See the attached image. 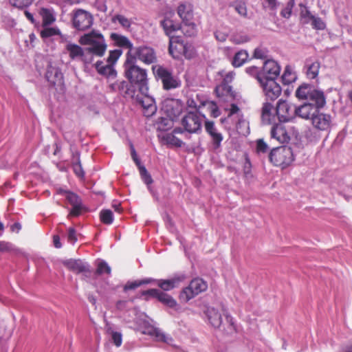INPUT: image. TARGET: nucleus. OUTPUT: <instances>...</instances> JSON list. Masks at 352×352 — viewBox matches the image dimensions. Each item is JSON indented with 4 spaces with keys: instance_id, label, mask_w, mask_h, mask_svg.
<instances>
[{
    "instance_id": "a18cd8bd",
    "label": "nucleus",
    "mask_w": 352,
    "mask_h": 352,
    "mask_svg": "<svg viewBox=\"0 0 352 352\" xmlns=\"http://www.w3.org/2000/svg\"><path fill=\"white\" fill-rule=\"evenodd\" d=\"M230 40L235 44H242L248 42L250 38L248 34L240 32L232 35Z\"/></svg>"
},
{
    "instance_id": "72a5a7b5",
    "label": "nucleus",
    "mask_w": 352,
    "mask_h": 352,
    "mask_svg": "<svg viewBox=\"0 0 352 352\" xmlns=\"http://www.w3.org/2000/svg\"><path fill=\"white\" fill-rule=\"evenodd\" d=\"M248 58L249 54L246 50H239L234 54L232 64L234 67H239L248 60Z\"/></svg>"
},
{
    "instance_id": "680f3d73",
    "label": "nucleus",
    "mask_w": 352,
    "mask_h": 352,
    "mask_svg": "<svg viewBox=\"0 0 352 352\" xmlns=\"http://www.w3.org/2000/svg\"><path fill=\"white\" fill-rule=\"evenodd\" d=\"M198 96H197V98ZM204 101H199L197 99L195 100L192 98H190L187 100L186 104L188 107L191 109H195L196 110H199L201 107H204L201 103Z\"/></svg>"
},
{
    "instance_id": "69168bd1",
    "label": "nucleus",
    "mask_w": 352,
    "mask_h": 352,
    "mask_svg": "<svg viewBox=\"0 0 352 352\" xmlns=\"http://www.w3.org/2000/svg\"><path fill=\"white\" fill-rule=\"evenodd\" d=\"M67 240L72 244H74L77 241L76 232L74 228H69L67 234Z\"/></svg>"
},
{
    "instance_id": "c9c22d12",
    "label": "nucleus",
    "mask_w": 352,
    "mask_h": 352,
    "mask_svg": "<svg viewBox=\"0 0 352 352\" xmlns=\"http://www.w3.org/2000/svg\"><path fill=\"white\" fill-rule=\"evenodd\" d=\"M72 167L74 173L78 177L82 179L85 177V172L82 169L80 160V154L76 153L73 154V161H72Z\"/></svg>"
},
{
    "instance_id": "e2e57ef3",
    "label": "nucleus",
    "mask_w": 352,
    "mask_h": 352,
    "mask_svg": "<svg viewBox=\"0 0 352 352\" xmlns=\"http://www.w3.org/2000/svg\"><path fill=\"white\" fill-rule=\"evenodd\" d=\"M245 72L249 75L254 76L256 78L259 82V75L261 74V70L256 66L248 67L245 68Z\"/></svg>"
},
{
    "instance_id": "4d7b16f0",
    "label": "nucleus",
    "mask_w": 352,
    "mask_h": 352,
    "mask_svg": "<svg viewBox=\"0 0 352 352\" xmlns=\"http://www.w3.org/2000/svg\"><path fill=\"white\" fill-rule=\"evenodd\" d=\"M108 333L111 334V339L116 346H120L122 342V333L117 331H111V329H108Z\"/></svg>"
},
{
    "instance_id": "9b49d317",
    "label": "nucleus",
    "mask_w": 352,
    "mask_h": 352,
    "mask_svg": "<svg viewBox=\"0 0 352 352\" xmlns=\"http://www.w3.org/2000/svg\"><path fill=\"white\" fill-rule=\"evenodd\" d=\"M155 76L162 80L165 89H171L179 86V82L173 76L172 72L160 65H155L152 67Z\"/></svg>"
},
{
    "instance_id": "2f4dec72",
    "label": "nucleus",
    "mask_w": 352,
    "mask_h": 352,
    "mask_svg": "<svg viewBox=\"0 0 352 352\" xmlns=\"http://www.w3.org/2000/svg\"><path fill=\"white\" fill-rule=\"evenodd\" d=\"M320 64L318 60H307L305 63L306 74L308 78H316L319 72Z\"/></svg>"
},
{
    "instance_id": "9d476101",
    "label": "nucleus",
    "mask_w": 352,
    "mask_h": 352,
    "mask_svg": "<svg viewBox=\"0 0 352 352\" xmlns=\"http://www.w3.org/2000/svg\"><path fill=\"white\" fill-rule=\"evenodd\" d=\"M92 14L82 9H76L73 11L72 25L78 31H85L93 25Z\"/></svg>"
},
{
    "instance_id": "20e7f679",
    "label": "nucleus",
    "mask_w": 352,
    "mask_h": 352,
    "mask_svg": "<svg viewBox=\"0 0 352 352\" xmlns=\"http://www.w3.org/2000/svg\"><path fill=\"white\" fill-rule=\"evenodd\" d=\"M270 160L274 165L284 169L294 160L293 151L288 146H278L273 148L270 153Z\"/></svg>"
},
{
    "instance_id": "0e129e2a",
    "label": "nucleus",
    "mask_w": 352,
    "mask_h": 352,
    "mask_svg": "<svg viewBox=\"0 0 352 352\" xmlns=\"http://www.w3.org/2000/svg\"><path fill=\"white\" fill-rule=\"evenodd\" d=\"M14 250V246L10 242L0 241V252H10Z\"/></svg>"
},
{
    "instance_id": "7ed1b4c3",
    "label": "nucleus",
    "mask_w": 352,
    "mask_h": 352,
    "mask_svg": "<svg viewBox=\"0 0 352 352\" xmlns=\"http://www.w3.org/2000/svg\"><path fill=\"white\" fill-rule=\"evenodd\" d=\"M204 314L207 318L209 324L214 328H220L222 325V314L226 318L227 327H223V330L227 331L228 333H232L236 331V326L233 318L228 314L224 309H221V311L213 307H208Z\"/></svg>"
},
{
    "instance_id": "2eb2a0df",
    "label": "nucleus",
    "mask_w": 352,
    "mask_h": 352,
    "mask_svg": "<svg viewBox=\"0 0 352 352\" xmlns=\"http://www.w3.org/2000/svg\"><path fill=\"white\" fill-rule=\"evenodd\" d=\"M276 113L280 122H289L296 115V107L285 100H280L277 103Z\"/></svg>"
},
{
    "instance_id": "37998d69",
    "label": "nucleus",
    "mask_w": 352,
    "mask_h": 352,
    "mask_svg": "<svg viewBox=\"0 0 352 352\" xmlns=\"http://www.w3.org/2000/svg\"><path fill=\"white\" fill-rule=\"evenodd\" d=\"M232 6L234 10L242 17H248V10L246 5L242 1H235L232 3Z\"/></svg>"
},
{
    "instance_id": "3c124183",
    "label": "nucleus",
    "mask_w": 352,
    "mask_h": 352,
    "mask_svg": "<svg viewBox=\"0 0 352 352\" xmlns=\"http://www.w3.org/2000/svg\"><path fill=\"white\" fill-rule=\"evenodd\" d=\"M229 34V30L228 28H219L214 32L216 39L220 42H224Z\"/></svg>"
},
{
    "instance_id": "393cba45",
    "label": "nucleus",
    "mask_w": 352,
    "mask_h": 352,
    "mask_svg": "<svg viewBox=\"0 0 352 352\" xmlns=\"http://www.w3.org/2000/svg\"><path fill=\"white\" fill-rule=\"evenodd\" d=\"M144 294H148L157 298L160 302L169 307H174L177 305L176 301L170 295L157 289H148Z\"/></svg>"
},
{
    "instance_id": "473e14b6",
    "label": "nucleus",
    "mask_w": 352,
    "mask_h": 352,
    "mask_svg": "<svg viewBox=\"0 0 352 352\" xmlns=\"http://www.w3.org/2000/svg\"><path fill=\"white\" fill-rule=\"evenodd\" d=\"M139 170L141 179L147 185L148 190L152 194L154 198L158 199L157 195L155 193V192L153 190L152 187L151 186V184L153 183V179L151 175L148 173V172L147 171L144 166H140Z\"/></svg>"
},
{
    "instance_id": "a878e982",
    "label": "nucleus",
    "mask_w": 352,
    "mask_h": 352,
    "mask_svg": "<svg viewBox=\"0 0 352 352\" xmlns=\"http://www.w3.org/2000/svg\"><path fill=\"white\" fill-rule=\"evenodd\" d=\"M45 76L47 81L53 86L60 87L63 85V75L58 68L50 67Z\"/></svg>"
},
{
    "instance_id": "603ef678",
    "label": "nucleus",
    "mask_w": 352,
    "mask_h": 352,
    "mask_svg": "<svg viewBox=\"0 0 352 352\" xmlns=\"http://www.w3.org/2000/svg\"><path fill=\"white\" fill-rule=\"evenodd\" d=\"M151 282V279L147 278L142 280H135L133 282H128L125 286H124V290H130V289H134L137 288L138 287L143 285V284H148Z\"/></svg>"
},
{
    "instance_id": "58836bf2",
    "label": "nucleus",
    "mask_w": 352,
    "mask_h": 352,
    "mask_svg": "<svg viewBox=\"0 0 352 352\" xmlns=\"http://www.w3.org/2000/svg\"><path fill=\"white\" fill-rule=\"evenodd\" d=\"M235 128L238 133L240 135H247L250 133L248 123L243 118V117L236 119Z\"/></svg>"
},
{
    "instance_id": "864d4df0",
    "label": "nucleus",
    "mask_w": 352,
    "mask_h": 352,
    "mask_svg": "<svg viewBox=\"0 0 352 352\" xmlns=\"http://www.w3.org/2000/svg\"><path fill=\"white\" fill-rule=\"evenodd\" d=\"M41 34L42 37L47 38L54 35H59L60 34V32L57 28H50L44 26V28L41 31Z\"/></svg>"
},
{
    "instance_id": "cd10ccee",
    "label": "nucleus",
    "mask_w": 352,
    "mask_h": 352,
    "mask_svg": "<svg viewBox=\"0 0 352 352\" xmlns=\"http://www.w3.org/2000/svg\"><path fill=\"white\" fill-rule=\"evenodd\" d=\"M63 263L69 270L76 273L87 272L90 271L89 264L81 260L69 259L64 261Z\"/></svg>"
},
{
    "instance_id": "dca6fc26",
    "label": "nucleus",
    "mask_w": 352,
    "mask_h": 352,
    "mask_svg": "<svg viewBox=\"0 0 352 352\" xmlns=\"http://www.w3.org/2000/svg\"><path fill=\"white\" fill-rule=\"evenodd\" d=\"M57 193L65 196L67 201L72 206L68 216L78 217L81 214L82 210V201L76 193L62 188L58 189Z\"/></svg>"
},
{
    "instance_id": "6ab92c4d",
    "label": "nucleus",
    "mask_w": 352,
    "mask_h": 352,
    "mask_svg": "<svg viewBox=\"0 0 352 352\" xmlns=\"http://www.w3.org/2000/svg\"><path fill=\"white\" fill-rule=\"evenodd\" d=\"M261 87L266 98L270 100H276L281 94V87L276 82V80L268 79L259 81Z\"/></svg>"
},
{
    "instance_id": "8fccbe9b",
    "label": "nucleus",
    "mask_w": 352,
    "mask_h": 352,
    "mask_svg": "<svg viewBox=\"0 0 352 352\" xmlns=\"http://www.w3.org/2000/svg\"><path fill=\"white\" fill-rule=\"evenodd\" d=\"M175 119L161 118L157 123V128L160 131H166L172 127Z\"/></svg>"
},
{
    "instance_id": "39448f33",
    "label": "nucleus",
    "mask_w": 352,
    "mask_h": 352,
    "mask_svg": "<svg viewBox=\"0 0 352 352\" xmlns=\"http://www.w3.org/2000/svg\"><path fill=\"white\" fill-rule=\"evenodd\" d=\"M136 323L138 331L142 334L153 336L157 341H161L173 346V338L170 336L165 334L161 329L153 327L148 320L140 318L137 320Z\"/></svg>"
},
{
    "instance_id": "aec40b11",
    "label": "nucleus",
    "mask_w": 352,
    "mask_h": 352,
    "mask_svg": "<svg viewBox=\"0 0 352 352\" xmlns=\"http://www.w3.org/2000/svg\"><path fill=\"white\" fill-rule=\"evenodd\" d=\"M65 49L72 60L80 59L86 64L91 63L93 61V57L87 53L85 54L83 49L76 44L67 43Z\"/></svg>"
},
{
    "instance_id": "338daca9",
    "label": "nucleus",
    "mask_w": 352,
    "mask_h": 352,
    "mask_svg": "<svg viewBox=\"0 0 352 352\" xmlns=\"http://www.w3.org/2000/svg\"><path fill=\"white\" fill-rule=\"evenodd\" d=\"M186 7L184 4H180L177 8V13L181 19H187L188 17V12L186 11Z\"/></svg>"
},
{
    "instance_id": "49530a36",
    "label": "nucleus",
    "mask_w": 352,
    "mask_h": 352,
    "mask_svg": "<svg viewBox=\"0 0 352 352\" xmlns=\"http://www.w3.org/2000/svg\"><path fill=\"white\" fill-rule=\"evenodd\" d=\"M101 221L107 225H110L113 221V214L110 210H102L100 214Z\"/></svg>"
},
{
    "instance_id": "c85d7f7f",
    "label": "nucleus",
    "mask_w": 352,
    "mask_h": 352,
    "mask_svg": "<svg viewBox=\"0 0 352 352\" xmlns=\"http://www.w3.org/2000/svg\"><path fill=\"white\" fill-rule=\"evenodd\" d=\"M145 92L144 96L140 100V102L142 104V107L144 109V114L146 116H152L157 110L155 100L153 97L146 94Z\"/></svg>"
},
{
    "instance_id": "4468645a",
    "label": "nucleus",
    "mask_w": 352,
    "mask_h": 352,
    "mask_svg": "<svg viewBox=\"0 0 352 352\" xmlns=\"http://www.w3.org/2000/svg\"><path fill=\"white\" fill-rule=\"evenodd\" d=\"M168 51L174 58H180L182 56L188 59L192 58V54H188V45L181 42L177 36L169 38Z\"/></svg>"
},
{
    "instance_id": "bb28decb",
    "label": "nucleus",
    "mask_w": 352,
    "mask_h": 352,
    "mask_svg": "<svg viewBox=\"0 0 352 352\" xmlns=\"http://www.w3.org/2000/svg\"><path fill=\"white\" fill-rule=\"evenodd\" d=\"M110 38L112 41H114L115 44L122 48H126L129 50V52L126 54L127 57H129L132 53V50L134 49L133 43L130 41V40L125 36L117 34V33H111Z\"/></svg>"
},
{
    "instance_id": "c03bdc74",
    "label": "nucleus",
    "mask_w": 352,
    "mask_h": 352,
    "mask_svg": "<svg viewBox=\"0 0 352 352\" xmlns=\"http://www.w3.org/2000/svg\"><path fill=\"white\" fill-rule=\"evenodd\" d=\"M268 54L267 48L260 45L254 49L252 56L256 59H265L268 56Z\"/></svg>"
},
{
    "instance_id": "4be33fe9",
    "label": "nucleus",
    "mask_w": 352,
    "mask_h": 352,
    "mask_svg": "<svg viewBox=\"0 0 352 352\" xmlns=\"http://www.w3.org/2000/svg\"><path fill=\"white\" fill-rule=\"evenodd\" d=\"M205 129L206 133L211 138L213 149H219L221 146V142L223 140V135L220 132H219L218 129L214 125V122L206 120Z\"/></svg>"
},
{
    "instance_id": "f03ea898",
    "label": "nucleus",
    "mask_w": 352,
    "mask_h": 352,
    "mask_svg": "<svg viewBox=\"0 0 352 352\" xmlns=\"http://www.w3.org/2000/svg\"><path fill=\"white\" fill-rule=\"evenodd\" d=\"M124 74L131 84L137 85L142 94L148 91L146 70L139 67L132 59L126 58L124 65Z\"/></svg>"
},
{
    "instance_id": "a211bd4d",
    "label": "nucleus",
    "mask_w": 352,
    "mask_h": 352,
    "mask_svg": "<svg viewBox=\"0 0 352 352\" xmlns=\"http://www.w3.org/2000/svg\"><path fill=\"white\" fill-rule=\"evenodd\" d=\"M291 139L287 126L283 123L274 124L270 130V142H276L279 144L288 143Z\"/></svg>"
},
{
    "instance_id": "7c9ffc66",
    "label": "nucleus",
    "mask_w": 352,
    "mask_h": 352,
    "mask_svg": "<svg viewBox=\"0 0 352 352\" xmlns=\"http://www.w3.org/2000/svg\"><path fill=\"white\" fill-rule=\"evenodd\" d=\"M161 25L162 26L166 34L170 38V36H175L173 34L180 29V25L178 23L173 21V20L166 18L161 21Z\"/></svg>"
},
{
    "instance_id": "09e8293b",
    "label": "nucleus",
    "mask_w": 352,
    "mask_h": 352,
    "mask_svg": "<svg viewBox=\"0 0 352 352\" xmlns=\"http://www.w3.org/2000/svg\"><path fill=\"white\" fill-rule=\"evenodd\" d=\"M203 106H207L208 108L210 110V115L214 118H217L220 116V111L216 104L215 102L212 101L204 100V102L201 103Z\"/></svg>"
},
{
    "instance_id": "052dcab7",
    "label": "nucleus",
    "mask_w": 352,
    "mask_h": 352,
    "mask_svg": "<svg viewBox=\"0 0 352 352\" xmlns=\"http://www.w3.org/2000/svg\"><path fill=\"white\" fill-rule=\"evenodd\" d=\"M121 54V51L118 50L110 51L107 62L113 65L120 56Z\"/></svg>"
},
{
    "instance_id": "0eeeda50",
    "label": "nucleus",
    "mask_w": 352,
    "mask_h": 352,
    "mask_svg": "<svg viewBox=\"0 0 352 352\" xmlns=\"http://www.w3.org/2000/svg\"><path fill=\"white\" fill-rule=\"evenodd\" d=\"M207 288L208 284L202 278H194L188 287L182 289L179 294V299L184 302H187L200 293L205 292Z\"/></svg>"
},
{
    "instance_id": "79ce46f5",
    "label": "nucleus",
    "mask_w": 352,
    "mask_h": 352,
    "mask_svg": "<svg viewBox=\"0 0 352 352\" xmlns=\"http://www.w3.org/2000/svg\"><path fill=\"white\" fill-rule=\"evenodd\" d=\"M111 269L108 263L103 260H98L97 261V269L96 273L101 275L102 274H111Z\"/></svg>"
},
{
    "instance_id": "13d9d810",
    "label": "nucleus",
    "mask_w": 352,
    "mask_h": 352,
    "mask_svg": "<svg viewBox=\"0 0 352 352\" xmlns=\"http://www.w3.org/2000/svg\"><path fill=\"white\" fill-rule=\"evenodd\" d=\"M294 0H289L285 7L282 10L280 13L281 15L285 18H289L292 14V9L294 6Z\"/></svg>"
},
{
    "instance_id": "5701e85b",
    "label": "nucleus",
    "mask_w": 352,
    "mask_h": 352,
    "mask_svg": "<svg viewBox=\"0 0 352 352\" xmlns=\"http://www.w3.org/2000/svg\"><path fill=\"white\" fill-rule=\"evenodd\" d=\"M186 278L184 274H175L170 279H160L157 280V285L164 291H169L179 285V284L183 282Z\"/></svg>"
},
{
    "instance_id": "423d86ee",
    "label": "nucleus",
    "mask_w": 352,
    "mask_h": 352,
    "mask_svg": "<svg viewBox=\"0 0 352 352\" xmlns=\"http://www.w3.org/2000/svg\"><path fill=\"white\" fill-rule=\"evenodd\" d=\"M296 96L299 99L308 100L314 103H317L318 106H324L326 104V98L324 92L321 90L312 89L308 85L300 86L296 91Z\"/></svg>"
},
{
    "instance_id": "b1692460",
    "label": "nucleus",
    "mask_w": 352,
    "mask_h": 352,
    "mask_svg": "<svg viewBox=\"0 0 352 352\" xmlns=\"http://www.w3.org/2000/svg\"><path fill=\"white\" fill-rule=\"evenodd\" d=\"M124 80H117L110 85V88L113 91H118L124 97H133L135 91L133 87Z\"/></svg>"
},
{
    "instance_id": "ddd939ff",
    "label": "nucleus",
    "mask_w": 352,
    "mask_h": 352,
    "mask_svg": "<svg viewBox=\"0 0 352 352\" xmlns=\"http://www.w3.org/2000/svg\"><path fill=\"white\" fill-rule=\"evenodd\" d=\"M184 109L183 103L180 100L166 98L163 100L162 110L170 119H176L182 113Z\"/></svg>"
},
{
    "instance_id": "de8ad7c7",
    "label": "nucleus",
    "mask_w": 352,
    "mask_h": 352,
    "mask_svg": "<svg viewBox=\"0 0 352 352\" xmlns=\"http://www.w3.org/2000/svg\"><path fill=\"white\" fill-rule=\"evenodd\" d=\"M242 117L243 116L240 113V109L238 106L235 104H232L229 109L228 116L225 120L228 122L230 120H232L233 118L239 119V118Z\"/></svg>"
},
{
    "instance_id": "ea45409f",
    "label": "nucleus",
    "mask_w": 352,
    "mask_h": 352,
    "mask_svg": "<svg viewBox=\"0 0 352 352\" xmlns=\"http://www.w3.org/2000/svg\"><path fill=\"white\" fill-rule=\"evenodd\" d=\"M112 22L116 23L118 22L124 30H129L132 21L124 15L122 14H116L112 18Z\"/></svg>"
},
{
    "instance_id": "5fc2aeb1",
    "label": "nucleus",
    "mask_w": 352,
    "mask_h": 352,
    "mask_svg": "<svg viewBox=\"0 0 352 352\" xmlns=\"http://www.w3.org/2000/svg\"><path fill=\"white\" fill-rule=\"evenodd\" d=\"M164 138L167 144L177 147H181L184 144V142L180 139L172 134H167Z\"/></svg>"
},
{
    "instance_id": "e433bc0d",
    "label": "nucleus",
    "mask_w": 352,
    "mask_h": 352,
    "mask_svg": "<svg viewBox=\"0 0 352 352\" xmlns=\"http://www.w3.org/2000/svg\"><path fill=\"white\" fill-rule=\"evenodd\" d=\"M297 78L296 73L289 65H287L282 75V80L285 85H289Z\"/></svg>"
},
{
    "instance_id": "f8f14e48",
    "label": "nucleus",
    "mask_w": 352,
    "mask_h": 352,
    "mask_svg": "<svg viewBox=\"0 0 352 352\" xmlns=\"http://www.w3.org/2000/svg\"><path fill=\"white\" fill-rule=\"evenodd\" d=\"M312 126L318 131H329L333 124V117L318 109L311 120Z\"/></svg>"
},
{
    "instance_id": "412c9836",
    "label": "nucleus",
    "mask_w": 352,
    "mask_h": 352,
    "mask_svg": "<svg viewBox=\"0 0 352 352\" xmlns=\"http://www.w3.org/2000/svg\"><path fill=\"white\" fill-rule=\"evenodd\" d=\"M324 107V106H318L317 103L309 101L298 107H296V115L302 119L311 120L316 111Z\"/></svg>"
},
{
    "instance_id": "f3484780",
    "label": "nucleus",
    "mask_w": 352,
    "mask_h": 352,
    "mask_svg": "<svg viewBox=\"0 0 352 352\" xmlns=\"http://www.w3.org/2000/svg\"><path fill=\"white\" fill-rule=\"evenodd\" d=\"M280 67L278 63L274 60H267L261 70L259 75V81L267 80L268 79L276 80L280 75Z\"/></svg>"
},
{
    "instance_id": "bf43d9fd",
    "label": "nucleus",
    "mask_w": 352,
    "mask_h": 352,
    "mask_svg": "<svg viewBox=\"0 0 352 352\" xmlns=\"http://www.w3.org/2000/svg\"><path fill=\"white\" fill-rule=\"evenodd\" d=\"M310 23H311V25H312L313 28L316 29V30H324L326 28L325 23L320 17H317V16H314V19L311 21Z\"/></svg>"
},
{
    "instance_id": "1a4fd4ad",
    "label": "nucleus",
    "mask_w": 352,
    "mask_h": 352,
    "mask_svg": "<svg viewBox=\"0 0 352 352\" xmlns=\"http://www.w3.org/2000/svg\"><path fill=\"white\" fill-rule=\"evenodd\" d=\"M126 58L132 59L135 63L137 60H139L146 65L152 64L157 60L155 50L146 45L134 47L130 56L126 57Z\"/></svg>"
},
{
    "instance_id": "4c0bfd02",
    "label": "nucleus",
    "mask_w": 352,
    "mask_h": 352,
    "mask_svg": "<svg viewBox=\"0 0 352 352\" xmlns=\"http://www.w3.org/2000/svg\"><path fill=\"white\" fill-rule=\"evenodd\" d=\"M272 110L273 106L271 103L265 102L263 104L262 108V119L263 122L270 123L272 121Z\"/></svg>"
},
{
    "instance_id": "6e6552de",
    "label": "nucleus",
    "mask_w": 352,
    "mask_h": 352,
    "mask_svg": "<svg viewBox=\"0 0 352 352\" xmlns=\"http://www.w3.org/2000/svg\"><path fill=\"white\" fill-rule=\"evenodd\" d=\"M202 118H206L204 115H200L197 111H189L182 118L181 124L188 133H199L201 131Z\"/></svg>"
},
{
    "instance_id": "c756f323",
    "label": "nucleus",
    "mask_w": 352,
    "mask_h": 352,
    "mask_svg": "<svg viewBox=\"0 0 352 352\" xmlns=\"http://www.w3.org/2000/svg\"><path fill=\"white\" fill-rule=\"evenodd\" d=\"M96 69L98 74L105 76L108 78H115L116 76V71L113 65L108 63L104 65L102 61L98 60L95 65Z\"/></svg>"
},
{
    "instance_id": "f257e3e1",
    "label": "nucleus",
    "mask_w": 352,
    "mask_h": 352,
    "mask_svg": "<svg viewBox=\"0 0 352 352\" xmlns=\"http://www.w3.org/2000/svg\"><path fill=\"white\" fill-rule=\"evenodd\" d=\"M79 42L82 45H87L85 52L89 55L102 57L107 50V43L104 36L97 30H93L80 36Z\"/></svg>"
},
{
    "instance_id": "a19ab883",
    "label": "nucleus",
    "mask_w": 352,
    "mask_h": 352,
    "mask_svg": "<svg viewBox=\"0 0 352 352\" xmlns=\"http://www.w3.org/2000/svg\"><path fill=\"white\" fill-rule=\"evenodd\" d=\"M300 15L302 23L306 24L310 23L311 21L314 19V15H313L308 10L307 7L303 4L300 3Z\"/></svg>"
},
{
    "instance_id": "f704fd0d",
    "label": "nucleus",
    "mask_w": 352,
    "mask_h": 352,
    "mask_svg": "<svg viewBox=\"0 0 352 352\" xmlns=\"http://www.w3.org/2000/svg\"><path fill=\"white\" fill-rule=\"evenodd\" d=\"M40 14L43 19V26H48L56 20L54 12L52 9L43 8L40 10Z\"/></svg>"
},
{
    "instance_id": "6e6d98bb",
    "label": "nucleus",
    "mask_w": 352,
    "mask_h": 352,
    "mask_svg": "<svg viewBox=\"0 0 352 352\" xmlns=\"http://www.w3.org/2000/svg\"><path fill=\"white\" fill-rule=\"evenodd\" d=\"M10 1L13 6L23 9L32 5L34 0H10Z\"/></svg>"
},
{
    "instance_id": "774afa93",
    "label": "nucleus",
    "mask_w": 352,
    "mask_h": 352,
    "mask_svg": "<svg viewBox=\"0 0 352 352\" xmlns=\"http://www.w3.org/2000/svg\"><path fill=\"white\" fill-rule=\"evenodd\" d=\"M256 148L258 152L262 153H265L268 150L267 144L261 139L257 140Z\"/></svg>"
}]
</instances>
